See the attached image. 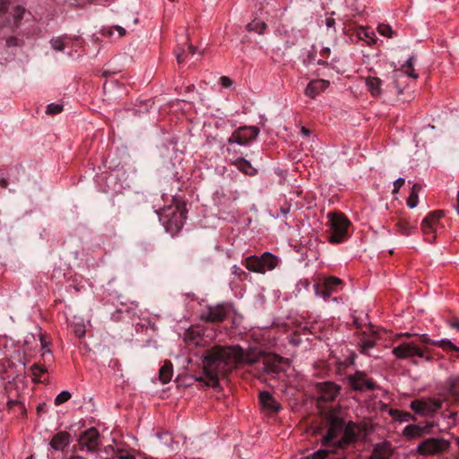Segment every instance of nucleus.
Wrapping results in <instances>:
<instances>
[{
  "instance_id": "38",
  "label": "nucleus",
  "mask_w": 459,
  "mask_h": 459,
  "mask_svg": "<svg viewBox=\"0 0 459 459\" xmlns=\"http://www.w3.org/2000/svg\"><path fill=\"white\" fill-rule=\"evenodd\" d=\"M63 110V106L60 104L51 103L47 107V114L56 115Z\"/></svg>"
},
{
  "instance_id": "24",
  "label": "nucleus",
  "mask_w": 459,
  "mask_h": 459,
  "mask_svg": "<svg viewBox=\"0 0 459 459\" xmlns=\"http://www.w3.org/2000/svg\"><path fill=\"white\" fill-rule=\"evenodd\" d=\"M113 451L118 459H135L134 450L125 444H117Z\"/></svg>"
},
{
  "instance_id": "4",
  "label": "nucleus",
  "mask_w": 459,
  "mask_h": 459,
  "mask_svg": "<svg viewBox=\"0 0 459 459\" xmlns=\"http://www.w3.org/2000/svg\"><path fill=\"white\" fill-rule=\"evenodd\" d=\"M278 256L270 252L264 253L261 256L249 255L244 262V266L254 273H265L267 271L275 269L279 264Z\"/></svg>"
},
{
  "instance_id": "49",
  "label": "nucleus",
  "mask_w": 459,
  "mask_h": 459,
  "mask_svg": "<svg viewBox=\"0 0 459 459\" xmlns=\"http://www.w3.org/2000/svg\"><path fill=\"white\" fill-rule=\"evenodd\" d=\"M300 132H301V134L304 136H308L310 134V130L306 128L305 126L301 127Z\"/></svg>"
},
{
  "instance_id": "42",
  "label": "nucleus",
  "mask_w": 459,
  "mask_h": 459,
  "mask_svg": "<svg viewBox=\"0 0 459 459\" xmlns=\"http://www.w3.org/2000/svg\"><path fill=\"white\" fill-rule=\"evenodd\" d=\"M220 81H221V84L222 87L224 88H229L232 85V81L230 78L227 77V76H221L220 78Z\"/></svg>"
},
{
  "instance_id": "12",
  "label": "nucleus",
  "mask_w": 459,
  "mask_h": 459,
  "mask_svg": "<svg viewBox=\"0 0 459 459\" xmlns=\"http://www.w3.org/2000/svg\"><path fill=\"white\" fill-rule=\"evenodd\" d=\"M444 216L442 211H435L430 212L421 222V230L426 236L428 241L431 242L435 239V234L439 226V220Z\"/></svg>"
},
{
  "instance_id": "43",
  "label": "nucleus",
  "mask_w": 459,
  "mask_h": 459,
  "mask_svg": "<svg viewBox=\"0 0 459 459\" xmlns=\"http://www.w3.org/2000/svg\"><path fill=\"white\" fill-rule=\"evenodd\" d=\"M6 45L8 47H14L19 45V40L15 37H10L6 39Z\"/></svg>"
},
{
  "instance_id": "47",
  "label": "nucleus",
  "mask_w": 459,
  "mask_h": 459,
  "mask_svg": "<svg viewBox=\"0 0 459 459\" xmlns=\"http://www.w3.org/2000/svg\"><path fill=\"white\" fill-rule=\"evenodd\" d=\"M420 189H421V186L420 184H414L412 186L411 191L418 195V193L420 191Z\"/></svg>"
},
{
  "instance_id": "5",
  "label": "nucleus",
  "mask_w": 459,
  "mask_h": 459,
  "mask_svg": "<svg viewBox=\"0 0 459 459\" xmlns=\"http://www.w3.org/2000/svg\"><path fill=\"white\" fill-rule=\"evenodd\" d=\"M392 353L399 359H407L418 357L430 360V357L426 355V350L416 342H403L394 347Z\"/></svg>"
},
{
  "instance_id": "15",
  "label": "nucleus",
  "mask_w": 459,
  "mask_h": 459,
  "mask_svg": "<svg viewBox=\"0 0 459 459\" xmlns=\"http://www.w3.org/2000/svg\"><path fill=\"white\" fill-rule=\"evenodd\" d=\"M377 340V334L372 330H368L358 333L355 342L362 354L369 355L368 351L376 345Z\"/></svg>"
},
{
  "instance_id": "6",
  "label": "nucleus",
  "mask_w": 459,
  "mask_h": 459,
  "mask_svg": "<svg viewBox=\"0 0 459 459\" xmlns=\"http://www.w3.org/2000/svg\"><path fill=\"white\" fill-rule=\"evenodd\" d=\"M6 16V26L12 30H15L21 26L22 19H28L31 14L27 10L21 6H15L11 13L8 12V3L6 1H0V18Z\"/></svg>"
},
{
  "instance_id": "20",
  "label": "nucleus",
  "mask_w": 459,
  "mask_h": 459,
  "mask_svg": "<svg viewBox=\"0 0 459 459\" xmlns=\"http://www.w3.org/2000/svg\"><path fill=\"white\" fill-rule=\"evenodd\" d=\"M330 82L324 79L312 80L307 85L304 93L306 96L311 99H315L325 90H326Z\"/></svg>"
},
{
  "instance_id": "27",
  "label": "nucleus",
  "mask_w": 459,
  "mask_h": 459,
  "mask_svg": "<svg viewBox=\"0 0 459 459\" xmlns=\"http://www.w3.org/2000/svg\"><path fill=\"white\" fill-rule=\"evenodd\" d=\"M47 363L44 362V364L40 363H35L30 367V372L32 375V378L34 381L39 383H44L45 379H42V376L48 371V366L46 365Z\"/></svg>"
},
{
  "instance_id": "44",
  "label": "nucleus",
  "mask_w": 459,
  "mask_h": 459,
  "mask_svg": "<svg viewBox=\"0 0 459 459\" xmlns=\"http://www.w3.org/2000/svg\"><path fill=\"white\" fill-rule=\"evenodd\" d=\"M330 53H331V50H330L329 48H327V47L323 48L320 50V56L323 57V58H328L329 56H330Z\"/></svg>"
},
{
  "instance_id": "26",
  "label": "nucleus",
  "mask_w": 459,
  "mask_h": 459,
  "mask_svg": "<svg viewBox=\"0 0 459 459\" xmlns=\"http://www.w3.org/2000/svg\"><path fill=\"white\" fill-rule=\"evenodd\" d=\"M40 346L42 350L41 357L45 363H51L53 361V355L48 345L50 343L49 338L46 334H39Z\"/></svg>"
},
{
  "instance_id": "53",
  "label": "nucleus",
  "mask_w": 459,
  "mask_h": 459,
  "mask_svg": "<svg viewBox=\"0 0 459 459\" xmlns=\"http://www.w3.org/2000/svg\"><path fill=\"white\" fill-rule=\"evenodd\" d=\"M450 325H451L453 328L459 329V323H457V322H451V323H450Z\"/></svg>"
},
{
  "instance_id": "14",
  "label": "nucleus",
  "mask_w": 459,
  "mask_h": 459,
  "mask_svg": "<svg viewBox=\"0 0 459 459\" xmlns=\"http://www.w3.org/2000/svg\"><path fill=\"white\" fill-rule=\"evenodd\" d=\"M318 403L333 402L340 392V387L333 382H323L317 385Z\"/></svg>"
},
{
  "instance_id": "55",
  "label": "nucleus",
  "mask_w": 459,
  "mask_h": 459,
  "mask_svg": "<svg viewBox=\"0 0 459 459\" xmlns=\"http://www.w3.org/2000/svg\"><path fill=\"white\" fill-rule=\"evenodd\" d=\"M317 63H318L319 65H327V62H326V61H325V60H323V59H319V60L317 61Z\"/></svg>"
},
{
  "instance_id": "52",
  "label": "nucleus",
  "mask_w": 459,
  "mask_h": 459,
  "mask_svg": "<svg viewBox=\"0 0 459 459\" xmlns=\"http://www.w3.org/2000/svg\"><path fill=\"white\" fill-rule=\"evenodd\" d=\"M333 22H334L333 19H327L326 20V25L328 27H331L333 24Z\"/></svg>"
},
{
  "instance_id": "48",
  "label": "nucleus",
  "mask_w": 459,
  "mask_h": 459,
  "mask_svg": "<svg viewBox=\"0 0 459 459\" xmlns=\"http://www.w3.org/2000/svg\"><path fill=\"white\" fill-rule=\"evenodd\" d=\"M75 334H76L79 338H81V337L84 336V334H85V330H84L83 328H81V327H80V328H78V329H76V330H75Z\"/></svg>"
},
{
  "instance_id": "8",
  "label": "nucleus",
  "mask_w": 459,
  "mask_h": 459,
  "mask_svg": "<svg viewBox=\"0 0 459 459\" xmlns=\"http://www.w3.org/2000/svg\"><path fill=\"white\" fill-rule=\"evenodd\" d=\"M260 130L256 126H241L236 129L228 139L230 144L247 145L259 134Z\"/></svg>"
},
{
  "instance_id": "40",
  "label": "nucleus",
  "mask_w": 459,
  "mask_h": 459,
  "mask_svg": "<svg viewBox=\"0 0 459 459\" xmlns=\"http://www.w3.org/2000/svg\"><path fill=\"white\" fill-rule=\"evenodd\" d=\"M420 343L424 346L423 348L427 351L426 346L427 345H433V342H435V340L430 339L427 334H422L420 337Z\"/></svg>"
},
{
  "instance_id": "58",
  "label": "nucleus",
  "mask_w": 459,
  "mask_h": 459,
  "mask_svg": "<svg viewBox=\"0 0 459 459\" xmlns=\"http://www.w3.org/2000/svg\"><path fill=\"white\" fill-rule=\"evenodd\" d=\"M70 459H82V457H81V456L77 455V456H73V457H71Z\"/></svg>"
},
{
  "instance_id": "62",
  "label": "nucleus",
  "mask_w": 459,
  "mask_h": 459,
  "mask_svg": "<svg viewBox=\"0 0 459 459\" xmlns=\"http://www.w3.org/2000/svg\"><path fill=\"white\" fill-rule=\"evenodd\" d=\"M457 444H458V446H459V438H458Z\"/></svg>"
},
{
  "instance_id": "61",
  "label": "nucleus",
  "mask_w": 459,
  "mask_h": 459,
  "mask_svg": "<svg viewBox=\"0 0 459 459\" xmlns=\"http://www.w3.org/2000/svg\"><path fill=\"white\" fill-rule=\"evenodd\" d=\"M27 459H33V456H30V457H28Z\"/></svg>"
},
{
  "instance_id": "34",
  "label": "nucleus",
  "mask_w": 459,
  "mask_h": 459,
  "mask_svg": "<svg viewBox=\"0 0 459 459\" xmlns=\"http://www.w3.org/2000/svg\"><path fill=\"white\" fill-rule=\"evenodd\" d=\"M423 429L419 425H408L403 429V434L409 437H419L422 434Z\"/></svg>"
},
{
  "instance_id": "16",
  "label": "nucleus",
  "mask_w": 459,
  "mask_h": 459,
  "mask_svg": "<svg viewBox=\"0 0 459 459\" xmlns=\"http://www.w3.org/2000/svg\"><path fill=\"white\" fill-rule=\"evenodd\" d=\"M349 382L352 389L356 391H371L376 388L374 382L367 377L363 371H357L349 377Z\"/></svg>"
},
{
  "instance_id": "54",
  "label": "nucleus",
  "mask_w": 459,
  "mask_h": 459,
  "mask_svg": "<svg viewBox=\"0 0 459 459\" xmlns=\"http://www.w3.org/2000/svg\"><path fill=\"white\" fill-rule=\"evenodd\" d=\"M0 185H1L2 187H6V186H7L6 180L5 179L1 180L0 181Z\"/></svg>"
},
{
  "instance_id": "19",
  "label": "nucleus",
  "mask_w": 459,
  "mask_h": 459,
  "mask_svg": "<svg viewBox=\"0 0 459 459\" xmlns=\"http://www.w3.org/2000/svg\"><path fill=\"white\" fill-rule=\"evenodd\" d=\"M186 212L182 207L177 205L175 210L171 212V217L168 221V230L174 232L178 231L184 225L185 221L186 219Z\"/></svg>"
},
{
  "instance_id": "2",
  "label": "nucleus",
  "mask_w": 459,
  "mask_h": 459,
  "mask_svg": "<svg viewBox=\"0 0 459 459\" xmlns=\"http://www.w3.org/2000/svg\"><path fill=\"white\" fill-rule=\"evenodd\" d=\"M362 434L360 426L349 422L345 426L344 420L333 414L329 417V429L327 434L322 439L323 449L313 453L311 459H325L328 454L337 448H344L346 446L356 442Z\"/></svg>"
},
{
  "instance_id": "56",
  "label": "nucleus",
  "mask_w": 459,
  "mask_h": 459,
  "mask_svg": "<svg viewBox=\"0 0 459 459\" xmlns=\"http://www.w3.org/2000/svg\"><path fill=\"white\" fill-rule=\"evenodd\" d=\"M456 204H459V191L457 192L456 195Z\"/></svg>"
},
{
  "instance_id": "31",
  "label": "nucleus",
  "mask_w": 459,
  "mask_h": 459,
  "mask_svg": "<svg viewBox=\"0 0 459 459\" xmlns=\"http://www.w3.org/2000/svg\"><path fill=\"white\" fill-rule=\"evenodd\" d=\"M71 38L68 36L56 37L50 39L51 48L57 51H62L69 45Z\"/></svg>"
},
{
  "instance_id": "17",
  "label": "nucleus",
  "mask_w": 459,
  "mask_h": 459,
  "mask_svg": "<svg viewBox=\"0 0 459 459\" xmlns=\"http://www.w3.org/2000/svg\"><path fill=\"white\" fill-rule=\"evenodd\" d=\"M365 84L367 87V90L369 91L370 95L374 98H379L384 93L395 95V90L393 91L391 89H389V86H386V88L384 90L382 88V81L380 78L376 76H368L365 79Z\"/></svg>"
},
{
  "instance_id": "10",
  "label": "nucleus",
  "mask_w": 459,
  "mask_h": 459,
  "mask_svg": "<svg viewBox=\"0 0 459 459\" xmlns=\"http://www.w3.org/2000/svg\"><path fill=\"white\" fill-rule=\"evenodd\" d=\"M449 448V442L444 438H428L418 446V452L422 455H438Z\"/></svg>"
},
{
  "instance_id": "51",
  "label": "nucleus",
  "mask_w": 459,
  "mask_h": 459,
  "mask_svg": "<svg viewBox=\"0 0 459 459\" xmlns=\"http://www.w3.org/2000/svg\"><path fill=\"white\" fill-rule=\"evenodd\" d=\"M187 49H188L189 54H191V55L195 54V49L192 45H188Z\"/></svg>"
},
{
  "instance_id": "36",
  "label": "nucleus",
  "mask_w": 459,
  "mask_h": 459,
  "mask_svg": "<svg viewBox=\"0 0 459 459\" xmlns=\"http://www.w3.org/2000/svg\"><path fill=\"white\" fill-rule=\"evenodd\" d=\"M377 31L385 37L391 38L393 36V30L388 24H379Z\"/></svg>"
},
{
  "instance_id": "50",
  "label": "nucleus",
  "mask_w": 459,
  "mask_h": 459,
  "mask_svg": "<svg viewBox=\"0 0 459 459\" xmlns=\"http://www.w3.org/2000/svg\"><path fill=\"white\" fill-rule=\"evenodd\" d=\"M115 28H116V30H117V32L119 33L120 36L126 35V30L123 27L116 26Z\"/></svg>"
},
{
  "instance_id": "11",
  "label": "nucleus",
  "mask_w": 459,
  "mask_h": 459,
  "mask_svg": "<svg viewBox=\"0 0 459 459\" xmlns=\"http://www.w3.org/2000/svg\"><path fill=\"white\" fill-rule=\"evenodd\" d=\"M442 406V402L434 398H424L414 400L411 403V409L420 415H429L438 411Z\"/></svg>"
},
{
  "instance_id": "37",
  "label": "nucleus",
  "mask_w": 459,
  "mask_h": 459,
  "mask_svg": "<svg viewBox=\"0 0 459 459\" xmlns=\"http://www.w3.org/2000/svg\"><path fill=\"white\" fill-rule=\"evenodd\" d=\"M71 398V394L68 391H62L56 398L55 404L60 405L67 402Z\"/></svg>"
},
{
  "instance_id": "23",
  "label": "nucleus",
  "mask_w": 459,
  "mask_h": 459,
  "mask_svg": "<svg viewBox=\"0 0 459 459\" xmlns=\"http://www.w3.org/2000/svg\"><path fill=\"white\" fill-rule=\"evenodd\" d=\"M392 455L391 445L387 442H383L375 446L371 459H389Z\"/></svg>"
},
{
  "instance_id": "60",
  "label": "nucleus",
  "mask_w": 459,
  "mask_h": 459,
  "mask_svg": "<svg viewBox=\"0 0 459 459\" xmlns=\"http://www.w3.org/2000/svg\"><path fill=\"white\" fill-rule=\"evenodd\" d=\"M195 345H200L199 341H198V340H197V341H195Z\"/></svg>"
},
{
  "instance_id": "59",
  "label": "nucleus",
  "mask_w": 459,
  "mask_h": 459,
  "mask_svg": "<svg viewBox=\"0 0 459 459\" xmlns=\"http://www.w3.org/2000/svg\"><path fill=\"white\" fill-rule=\"evenodd\" d=\"M455 209H456L457 213L459 214V204L455 205Z\"/></svg>"
},
{
  "instance_id": "21",
  "label": "nucleus",
  "mask_w": 459,
  "mask_h": 459,
  "mask_svg": "<svg viewBox=\"0 0 459 459\" xmlns=\"http://www.w3.org/2000/svg\"><path fill=\"white\" fill-rule=\"evenodd\" d=\"M71 442V435L66 431H59L53 436L50 446L56 451H64Z\"/></svg>"
},
{
  "instance_id": "3",
  "label": "nucleus",
  "mask_w": 459,
  "mask_h": 459,
  "mask_svg": "<svg viewBox=\"0 0 459 459\" xmlns=\"http://www.w3.org/2000/svg\"><path fill=\"white\" fill-rule=\"evenodd\" d=\"M326 226L329 228L330 236L328 241L331 244H340L346 241L350 237L349 228L351 221L342 212H329Z\"/></svg>"
},
{
  "instance_id": "35",
  "label": "nucleus",
  "mask_w": 459,
  "mask_h": 459,
  "mask_svg": "<svg viewBox=\"0 0 459 459\" xmlns=\"http://www.w3.org/2000/svg\"><path fill=\"white\" fill-rule=\"evenodd\" d=\"M433 345L442 348L445 351L452 350L459 352V347L455 345L450 340L443 339L433 342Z\"/></svg>"
},
{
  "instance_id": "46",
  "label": "nucleus",
  "mask_w": 459,
  "mask_h": 459,
  "mask_svg": "<svg viewBox=\"0 0 459 459\" xmlns=\"http://www.w3.org/2000/svg\"><path fill=\"white\" fill-rule=\"evenodd\" d=\"M20 403H20L19 401H17V400H9V401L7 402V407H8L9 409H12L14 405H16V404H20Z\"/></svg>"
},
{
  "instance_id": "32",
  "label": "nucleus",
  "mask_w": 459,
  "mask_h": 459,
  "mask_svg": "<svg viewBox=\"0 0 459 459\" xmlns=\"http://www.w3.org/2000/svg\"><path fill=\"white\" fill-rule=\"evenodd\" d=\"M396 228L397 230L403 236H410L415 230V227L412 226L408 221L404 219L398 220V221L396 222Z\"/></svg>"
},
{
  "instance_id": "41",
  "label": "nucleus",
  "mask_w": 459,
  "mask_h": 459,
  "mask_svg": "<svg viewBox=\"0 0 459 459\" xmlns=\"http://www.w3.org/2000/svg\"><path fill=\"white\" fill-rule=\"evenodd\" d=\"M404 179L402 178H399L398 179H396L394 182V190H393V193L394 194H396L398 193L399 189L403 186L404 184Z\"/></svg>"
},
{
  "instance_id": "28",
  "label": "nucleus",
  "mask_w": 459,
  "mask_h": 459,
  "mask_svg": "<svg viewBox=\"0 0 459 459\" xmlns=\"http://www.w3.org/2000/svg\"><path fill=\"white\" fill-rule=\"evenodd\" d=\"M173 376V368L170 361H165L159 370V377L162 384L169 383Z\"/></svg>"
},
{
  "instance_id": "18",
  "label": "nucleus",
  "mask_w": 459,
  "mask_h": 459,
  "mask_svg": "<svg viewBox=\"0 0 459 459\" xmlns=\"http://www.w3.org/2000/svg\"><path fill=\"white\" fill-rule=\"evenodd\" d=\"M342 284V281L337 277H329L325 280L323 284H316V293L327 300L332 294L335 291L336 288Z\"/></svg>"
},
{
  "instance_id": "45",
  "label": "nucleus",
  "mask_w": 459,
  "mask_h": 459,
  "mask_svg": "<svg viewBox=\"0 0 459 459\" xmlns=\"http://www.w3.org/2000/svg\"><path fill=\"white\" fill-rule=\"evenodd\" d=\"M176 56H177V59H178V62L180 64L182 62L185 61V56H184V54H185V51L184 50H176Z\"/></svg>"
},
{
  "instance_id": "33",
  "label": "nucleus",
  "mask_w": 459,
  "mask_h": 459,
  "mask_svg": "<svg viewBox=\"0 0 459 459\" xmlns=\"http://www.w3.org/2000/svg\"><path fill=\"white\" fill-rule=\"evenodd\" d=\"M247 27L248 30H252V31L257 32L259 34H262V33H264V31L266 29V24L264 22H263L261 20L255 19L254 21L249 22L247 25Z\"/></svg>"
},
{
  "instance_id": "9",
  "label": "nucleus",
  "mask_w": 459,
  "mask_h": 459,
  "mask_svg": "<svg viewBox=\"0 0 459 459\" xmlns=\"http://www.w3.org/2000/svg\"><path fill=\"white\" fill-rule=\"evenodd\" d=\"M100 445V435L96 428H90L83 431L78 438L80 450L95 452Z\"/></svg>"
},
{
  "instance_id": "1",
  "label": "nucleus",
  "mask_w": 459,
  "mask_h": 459,
  "mask_svg": "<svg viewBox=\"0 0 459 459\" xmlns=\"http://www.w3.org/2000/svg\"><path fill=\"white\" fill-rule=\"evenodd\" d=\"M260 353L244 350L239 345H215L206 351L203 359L204 376L196 377L198 382L216 387L220 377H225L238 367L253 365L259 361Z\"/></svg>"
},
{
  "instance_id": "22",
  "label": "nucleus",
  "mask_w": 459,
  "mask_h": 459,
  "mask_svg": "<svg viewBox=\"0 0 459 459\" xmlns=\"http://www.w3.org/2000/svg\"><path fill=\"white\" fill-rule=\"evenodd\" d=\"M259 400L263 407L270 413H274L281 410L280 403L272 396L269 392H261L259 394Z\"/></svg>"
},
{
  "instance_id": "57",
  "label": "nucleus",
  "mask_w": 459,
  "mask_h": 459,
  "mask_svg": "<svg viewBox=\"0 0 459 459\" xmlns=\"http://www.w3.org/2000/svg\"><path fill=\"white\" fill-rule=\"evenodd\" d=\"M195 331L191 330L187 333V335L192 336L194 334Z\"/></svg>"
},
{
  "instance_id": "39",
  "label": "nucleus",
  "mask_w": 459,
  "mask_h": 459,
  "mask_svg": "<svg viewBox=\"0 0 459 459\" xmlns=\"http://www.w3.org/2000/svg\"><path fill=\"white\" fill-rule=\"evenodd\" d=\"M418 204V195L411 192L410 193L409 197L407 198V205L410 208H415Z\"/></svg>"
},
{
  "instance_id": "30",
  "label": "nucleus",
  "mask_w": 459,
  "mask_h": 459,
  "mask_svg": "<svg viewBox=\"0 0 459 459\" xmlns=\"http://www.w3.org/2000/svg\"><path fill=\"white\" fill-rule=\"evenodd\" d=\"M389 415L395 420L399 422H407L410 420H414L415 418L410 412L400 411L397 409H390Z\"/></svg>"
},
{
  "instance_id": "29",
  "label": "nucleus",
  "mask_w": 459,
  "mask_h": 459,
  "mask_svg": "<svg viewBox=\"0 0 459 459\" xmlns=\"http://www.w3.org/2000/svg\"><path fill=\"white\" fill-rule=\"evenodd\" d=\"M231 164L247 175H254L255 173V169L252 167L251 163L243 158L236 159Z\"/></svg>"
},
{
  "instance_id": "25",
  "label": "nucleus",
  "mask_w": 459,
  "mask_h": 459,
  "mask_svg": "<svg viewBox=\"0 0 459 459\" xmlns=\"http://www.w3.org/2000/svg\"><path fill=\"white\" fill-rule=\"evenodd\" d=\"M355 34L359 40H363L368 45H372L376 42V34L372 30L359 27L356 29Z\"/></svg>"
},
{
  "instance_id": "13",
  "label": "nucleus",
  "mask_w": 459,
  "mask_h": 459,
  "mask_svg": "<svg viewBox=\"0 0 459 459\" xmlns=\"http://www.w3.org/2000/svg\"><path fill=\"white\" fill-rule=\"evenodd\" d=\"M229 316V308L224 305L208 307L201 314V319L210 323L222 322Z\"/></svg>"
},
{
  "instance_id": "7",
  "label": "nucleus",
  "mask_w": 459,
  "mask_h": 459,
  "mask_svg": "<svg viewBox=\"0 0 459 459\" xmlns=\"http://www.w3.org/2000/svg\"><path fill=\"white\" fill-rule=\"evenodd\" d=\"M415 62V56H411L408 58L405 64L402 65L401 70L394 71L392 78L394 89H395V96H398L403 92L402 87L400 85V79H402L404 76V74L412 79H417L419 77L418 74L414 70Z\"/></svg>"
}]
</instances>
